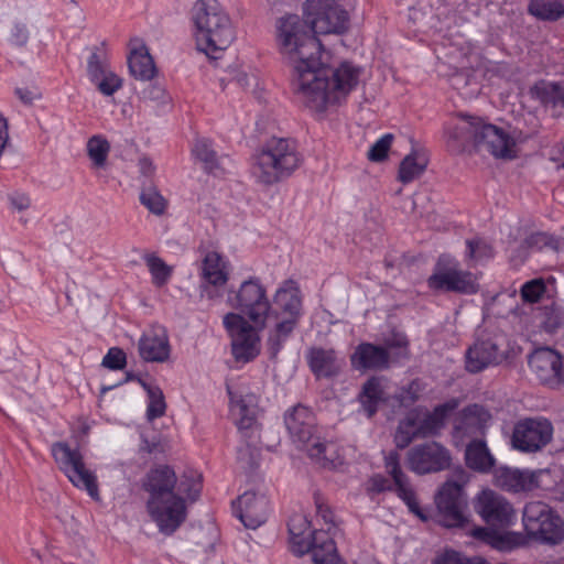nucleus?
<instances>
[{"instance_id":"54","label":"nucleus","mask_w":564,"mask_h":564,"mask_svg":"<svg viewBox=\"0 0 564 564\" xmlns=\"http://www.w3.org/2000/svg\"><path fill=\"white\" fill-rule=\"evenodd\" d=\"M140 98L144 101H152L156 104H165L167 95L165 88L158 84H149L140 91Z\"/></svg>"},{"instance_id":"50","label":"nucleus","mask_w":564,"mask_h":564,"mask_svg":"<svg viewBox=\"0 0 564 564\" xmlns=\"http://www.w3.org/2000/svg\"><path fill=\"white\" fill-rule=\"evenodd\" d=\"M178 491L186 495L191 501L198 499L202 491V481L199 475H184L178 485Z\"/></svg>"},{"instance_id":"25","label":"nucleus","mask_w":564,"mask_h":564,"mask_svg":"<svg viewBox=\"0 0 564 564\" xmlns=\"http://www.w3.org/2000/svg\"><path fill=\"white\" fill-rule=\"evenodd\" d=\"M176 485L177 477L173 468L167 465L152 468L142 481V489L148 494L147 502L180 496L175 492Z\"/></svg>"},{"instance_id":"4","label":"nucleus","mask_w":564,"mask_h":564,"mask_svg":"<svg viewBox=\"0 0 564 564\" xmlns=\"http://www.w3.org/2000/svg\"><path fill=\"white\" fill-rule=\"evenodd\" d=\"M301 163L294 140L272 137L254 155L252 173L259 183L270 186L290 177Z\"/></svg>"},{"instance_id":"16","label":"nucleus","mask_w":564,"mask_h":564,"mask_svg":"<svg viewBox=\"0 0 564 564\" xmlns=\"http://www.w3.org/2000/svg\"><path fill=\"white\" fill-rule=\"evenodd\" d=\"M553 435V426L545 419H525L513 429L512 445L521 452H536L544 447Z\"/></svg>"},{"instance_id":"64","label":"nucleus","mask_w":564,"mask_h":564,"mask_svg":"<svg viewBox=\"0 0 564 564\" xmlns=\"http://www.w3.org/2000/svg\"><path fill=\"white\" fill-rule=\"evenodd\" d=\"M317 513L323 518L326 524H330L333 522L332 512L327 507H323L322 505L317 503Z\"/></svg>"},{"instance_id":"60","label":"nucleus","mask_w":564,"mask_h":564,"mask_svg":"<svg viewBox=\"0 0 564 564\" xmlns=\"http://www.w3.org/2000/svg\"><path fill=\"white\" fill-rule=\"evenodd\" d=\"M139 171L144 177H151L154 174L155 167L152 161L143 156L139 160Z\"/></svg>"},{"instance_id":"13","label":"nucleus","mask_w":564,"mask_h":564,"mask_svg":"<svg viewBox=\"0 0 564 564\" xmlns=\"http://www.w3.org/2000/svg\"><path fill=\"white\" fill-rule=\"evenodd\" d=\"M449 451L441 443L430 441L411 447L406 453V464L417 475L438 473L451 466Z\"/></svg>"},{"instance_id":"34","label":"nucleus","mask_w":564,"mask_h":564,"mask_svg":"<svg viewBox=\"0 0 564 564\" xmlns=\"http://www.w3.org/2000/svg\"><path fill=\"white\" fill-rule=\"evenodd\" d=\"M358 400L367 416L372 417L377 413L379 404L384 401V392L380 380L376 377L368 379L362 384Z\"/></svg>"},{"instance_id":"19","label":"nucleus","mask_w":564,"mask_h":564,"mask_svg":"<svg viewBox=\"0 0 564 564\" xmlns=\"http://www.w3.org/2000/svg\"><path fill=\"white\" fill-rule=\"evenodd\" d=\"M550 476L547 469L521 470L501 466L495 470V484L510 492L531 491L545 488L544 478Z\"/></svg>"},{"instance_id":"15","label":"nucleus","mask_w":564,"mask_h":564,"mask_svg":"<svg viewBox=\"0 0 564 564\" xmlns=\"http://www.w3.org/2000/svg\"><path fill=\"white\" fill-rule=\"evenodd\" d=\"M290 535L293 553L303 555L311 553L314 564H344L339 558L335 542L327 532L317 531L312 540H297L300 533L295 531V523L290 525Z\"/></svg>"},{"instance_id":"42","label":"nucleus","mask_w":564,"mask_h":564,"mask_svg":"<svg viewBox=\"0 0 564 564\" xmlns=\"http://www.w3.org/2000/svg\"><path fill=\"white\" fill-rule=\"evenodd\" d=\"M144 260L152 275L153 284L158 288L165 285L172 275V268L155 254H148Z\"/></svg>"},{"instance_id":"26","label":"nucleus","mask_w":564,"mask_h":564,"mask_svg":"<svg viewBox=\"0 0 564 564\" xmlns=\"http://www.w3.org/2000/svg\"><path fill=\"white\" fill-rule=\"evenodd\" d=\"M505 359L503 351L492 339L477 340L466 352V369L477 373L489 366L499 365Z\"/></svg>"},{"instance_id":"18","label":"nucleus","mask_w":564,"mask_h":564,"mask_svg":"<svg viewBox=\"0 0 564 564\" xmlns=\"http://www.w3.org/2000/svg\"><path fill=\"white\" fill-rule=\"evenodd\" d=\"M476 510L482 520L495 528H507L516 520L512 505L492 490H482L476 501Z\"/></svg>"},{"instance_id":"57","label":"nucleus","mask_w":564,"mask_h":564,"mask_svg":"<svg viewBox=\"0 0 564 564\" xmlns=\"http://www.w3.org/2000/svg\"><path fill=\"white\" fill-rule=\"evenodd\" d=\"M293 522L295 523V531L300 533V535H299L297 540L302 539V540H304V541H310V540H312L313 534H314L315 532H317V531H318V530H315V531H313L312 533H310V534L307 535V538H305V536L303 535V534H304V531L302 530V528H304V527H305V528H308V525H310V524H308V522L306 521V519H305L304 517H302V516H295V517H293V518L290 520V522H289V524H288V525L290 527L291 524H293ZM323 531H324V532H326V530H323ZM328 531H330V528H327V533H329ZM328 535L330 536V534H328Z\"/></svg>"},{"instance_id":"43","label":"nucleus","mask_w":564,"mask_h":564,"mask_svg":"<svg viewBox=\"0 0 564 564\" xmlns=\"http://www.w3.org/2000/svg\"><path fill=\"white\" fill-rule=\"evenodd\" d=\"M109 151L110 144L101 135H94L87 142V154L96 167L105 166Z\"/></svg>"},{"instance_id":"2","label":"nucleus","mask_w":564,"mask_h":564,"mask_svg":"<svg viewBox=\"0 0 564 564\" xmlns=\"http://www.w3.org/2000/svg\"><path fill=\"white\" fill-rule=\"evenodd\" d=\"M446 145L454 154L475 150L500 159L516 158V142L501 128L463 113L446 128Z\"/></svg>"},{"instance_id":"56","label":"nucleus","mask_w":564,"mask_h":564,"mask_svg":"<svg viewBox=\"0 0 564 564\" xmlns=\"http://www.w3.org/2000/svg\"><path fill=\"white\" fill-rule=\"evenodd\" d=\"M29 41V30L25 24L17 23L11 31V42L17 46H24Z\"/></svg>"},{"instance_id":"41","label":"nucleus","mask_w":564,"mask_h":564,"mask_svg":"<svg viewBox=\"0 0 564 564\" xmlns=\"http://www.w3.org/2000/svg\"><path fill=\"white\" fill-rule=\"evenodd\" d=\"M140 203L153 215L162 216L167 208V200L153 186H143L140 192Z\"/></svg>"},{"instance_id":"51","label":"nucleus","mask_w":564,"mask_h":564,"mask_svg":"<svg viewBox=\"0 0 564 564\" xmlns=\"http://www.w3.org/2000/svg\"><path fill=\"white\" fill-rule=\"evenodd\" d=\"M468 258L476 261L490 259L494 256V250L484 240H467Z\"/></svg>"},{"instance_id":"59","label":"nucleus","mask_w":564,"mask_h":564,"mask_svg":"<svg viewBox=\"0 0 564 564\" xmlns=\"http://www.w3.org/2000/svg\"><path fill=\"white\" fill-rule=\"evenodd\" d=\"M369 490L379 494L386 490H391V486L387 478L381 475H375L369 480Z\"/></svg>"},{"instance_id":"61","label":"nucleus","mask_w":564,"mask_h":564,"mask_svg":"<svg viewBox=\"0 0 564 564\" xmlns=\"http://www.w3.org/2000/svg\"><path fill=\"white\" fill-rule=\"evenodd\" d=\"M15 95L25 105H31L37 95L28 88H17Z\"/></svg>"},{"instance_id":"55","label":"nucleus","mask_w":564,"mask_h":564,"mask_svg":"<svg viewBox=\"0 0 564 564\" xmlns=\"http://www.w3.org/2000/svg\"><path fill=\"white\" fill-rule=\"evenodd\" d=\"M432 564H476L475 560L467 557L460 552L454 550H445L436 555Z\"/></svg>"},{"instance_id":"23","label":"nucleus","mask_w":564,"mask_h":564,"mask_svg":"<svg viewBox=\"0 0 564 564\" xmlns=\"http://www.w3.org/2000/svg\"><path fill=\"white\" fill-rule=\"evenodd\" d=\"M202 296L209 300L220 296L219 289L225 286L229 279L227 263L223 257L215 251L208 252L202 261Z\"/></svg>"},{"instance_id":"27","label":"nucleus","mask_w":564,"mask_h":564,"mask_svg":"<svg viewBox=\"0 0 564 564\" xmlns=\"http://www.w3.org/2000/svg\"><path fill=\"white\" fill-rule=\"evenodd\" d=\"M138 348L141 358L148 362H164L171 352L169 336L163 327L143 334Z\"/></svg>"},{"instance_id":"46","label":"nucleus","mask_w":564,"mask_h":564,"mask_svg":"<svg viewBox=\"0 0 564 564\" xmlns=\"http://www.w3.org/2000/svg\"><path fill=\"white\" fill-rule=\"evenodd\" d=\"M451 85L465 97H471L476 94L477 83L474 76L466 70L456 72L451 76Z\"/></svg>"},{"instance_id":"10","label":"nucleus","mask_w":564,"mask_h":564,"mask_svg":"<svg viewBox=\"0 0 564 564\" xmlns=\"http://www.w3.org/2000/svg\"><path fill=\"white\" fill-rule=\"evenodd\" d=\"M52 455L58 468L75 487L86 490L93 499L99 500L96 476L85 467L79 449H72L67 443L57 442L52 445Z\"/></svg>"},{"instance_id":"62","label":"nucleus","mask_w":564,"mask_h":564,"mask_svg":"<svg viewBox=\"0 0 564 564\" xmlns=\"http://www.w3.org/2000/svg\"><path fill=\"white\" fill-rule=\"evenodd\" d=\"M494 534H495V532H492L491 530H489L487 528H482V527H477L471 531V535L475 539L486 541V542H489L492 539Z\"/></svg>"},{"instance_id":"38","label":"nucleus","mask_w":564,"mask_h":564,"mask_svg":"<svg viewBox=\"0 0 564 564\" xmlns=\"http://www.w3.org/2000/svg\"><path fill=\"white\" fill-rule=\"evenodd\" d=\"M106 51L100 46H94L87 58L86 72L90 82H97L98 77L111 72Z\"/></svg>"},{"instance_id":"5","label":"nucleus","mask_w":564,"mask_h":564,"mask_svg":"<svg viewBox=\"0 0 564 564\" xmlns=\"http://www.w3.org/2000/svg\"><path fill=\"white\" fill-rule=\"evenodd\" d=\"M285 426L302 449L317 465L323 468H335L339 464V455L336 445L322 441L316 434V420L313 412L304 406L296 405L284 416Z\"/></svg>"},{"instance_id":"12","label":"nucleus","mask_w":564,"mask_h":564,"mask_svg":"<svg viewBox=\"0 0 564 564\" xmlns=\"http://www.w3.org/2000/svg\"><path fill=\"white\" fill-rule=\"evenodd\" d=\"M438 522L446 528H460L467 521V499L462 485L446 481L435 497Z\"/></svg>"},{"instance_id":"39","label":"nucleus","mask_w":564,"mask_h":564,"mask_svg":"<svg viewBox=\"0 0 564 564\" xmlns=\"http://www.w3.org/2000/svg\"><path fill=\"white\" fill-rule=\"evenodd\" d=\"M529 13L543 21H556L564 17V7L558 1L532 0Z\"/></svg>"},{"instance_id":"33","label":"nucleus","mask_w":564,"mask_h":564,"mask_svg":"<svg viewBox=\"0 0 564 564\" xmlns=\"http://www.w3.org/2000/svg\"><path fill=\"white\" fill-rule=\"evenodd\" d=\"M531 94L545 107L564 109V82L541 80L531 88Z\"/></svg>"},{"instance_id":"20","label":"nucleus","mask_w":564,"mask_h":564,"mask_svg":"<svg viewBox=\"0 0 564 564\" xmlns=\"http://www.w3.org/2000/svg\"><path fill=\"white\" fill-rule=\"evenodd\" d=\"M491 414L479 404H469L457 413L453 422L452 436L457 443L479 440L486 432Z\"/></svg>"},{"instance_id":"28","label":"nucleus","mask_w":564,"mask_h":564,"mask_svg":"<svg viewBox=\"0 0 564 564\" xmlns=\"http://www.w3.org/2000/svg\"><path fill=\"white\" fill-rule=\"evenodd\" d=\"M390 355L382 346L361 343L350 356L351 367L356 370H381L389 367Z\"/></svg>"},{"instance_id":"3","label":"nucleus","mask_w":564,"mask_h":564,"mask_svg":"<svg viewBox=\"0 0 564 564\" xmlns=\"http://www.w3.org/2000/svg\"><path fill=\"white\" fill-rule=\"evenodd\" d=\"M198 48L212 58L226 50L235 39L228 14L217 0H197L192 9Z\"/></svg>"},{"instance_id":"11","label":"nucleus","mask_w":564,"mask_h":564,"mask_svg":"<svg viewBox=\"0 0 564 564\" xmlns=\"http://www.w3.org/2000/svg\"><path fill=\"white\" fill-rule=\"evenodd\" d=\"M223 323L231 338L234 358L241 362L253 360L260 352V337L256 329L260 327L232 312L224 316Z\"/></svg>"},{"instance_id":"36","label":"nucleus","mask_w":564,"mask_h":564,"mask_svg":"<svg viewBox=\"0 0 564 564\" xmlns=\"http://www.w3.org/2000/svg\"><path fill=\"white\" fill-rule=\"evenodd\" d=\"M192 152L194 156L203 163L206 172L215 175L223 172L216 151L213 149L212 142L208 139L196 140Z\"/></svg>"},{"instance_id":"9","label":"nucleus","mask_w":564,"mask_h":564,"mask_svg":"<svg viewBox=\"0 0 564 564\" xmlns=\"http://www.w3.org/2000/svg\"><path fill=\"white\" fill-rule=\"evenodd\" d=\"M522 521L527 534L536 541L558 544L564 539V523L562 519L542 501L527 503Z\"/></svg>"},{"instance_id":"7","label":"nucleus","mask_w":564,"mask_h":564,"mask_svg":"<svg viewBox=\"0 0 564 564\" xmlns=\"http://www.w3.org/2000/svg\"><path fill=\"white\" fill-rule=\"evenodd\" d=\"M227 303L238 311L237 314L248 318L260 329L265 326L271 304L267 296V290L258 278H249L240 284L237 291H230Z\"/></svg>"},{"instance_id":"30","label":"nucleus","mask_w":564,"mask_h":564,"mask_svg":"<svg viewBox=\"0 0 564 564\" xmlns=\"http://www.w3.org/2000/svg\"><path fill=\"white\" fill-rule=\"evenodd\" d=\"M466 465L478 473L487 474L495 466L496 459L484 440H471L465 449Z\"/></svg>"},{"instance_id":"17","label":"nucleus","mask_w":564,"mask_h":564,"mask_svg":"<svg viewBox=\"0 0 564 564\" xmlns=\"http://www.w3.org/2000/svg\"><path fill=\"white\" fill-rule=\"evenodd\" d=\"M536 379L550 387H558L564 382V358L549 347L535 349L528 360Z\"/></svg>"},{"instance_id":"21","label":"nucleus","mask_w":564,"mask_h":564,"mask_svg":"<svg viewBox=\"0 0 564 564\" xmlns=\"http://www.w3.org/2000/svg\"><path fill=\"white\" fill-rule=\"evenodd\" d=\"M387 473L393 479L395 492L400 499L408 506L411 513L415 514L422 521L429 520L427 512L420 507L416 499V492L408 476L403 473L400 465V455L397 452H390L384 458Z\"/></svg>"},{"instance_id":"6","label":"nucleus","mask_w":564,"mask_h":564,"mask_svg":"<svg viewBox=\"0 0 564 564\" xmlns=\"http://www.w3.org/2000/svg\"><path fill=\"white\" fill-rule=\"evenodd\" d=\"M270 312L278 322L269 333L267 345L270 357L275 358L302 316L301 291L293 280L284 281L276 290Z\"/></svg>"},{"instance_id":"52","label":"nucleus","mask_w":564,"mask_h":564,"mask_svg":"<svg viewBox=\"0 0 564 564\" xmlns=\"http://www.w3.org/2000/svg\"><path fill=\"white\" fill-rule=\"evenodd\" d=\"M545 292V285L542 280H531L525 282L521 288V296L523 301L535 303Z\"/></svg>"},{"instance_id":"47","label":"nucleus","mask_w":564,"mask_h":564,"mask_svg":"<svg viewBox=\"0 0 564 564\" xmlns=\"http://www.w3.org/2000/svg\"><path fill=\"white\" fill-rule=\"evenodd\" d=\"M525 245L536 250L549 248L554 251H560L563 248V242L560 239L546 232H534L530 235L525 239Z\"/></svg>"},{"instance_id":"37","label":"nucleus","mask_w":564,"mask_h":564,"mask_svg":"<svg viewBox=\"0 0 564 564\" xmlns=\"http://www.w3.org/2000/svg\"><path fill=\"white\" fill-rule=\"evenodd\" d=\"M415 437H421L419 416L417 414L409 413L399 422L394 434L395 446L403 449L408 447Z\"/></svg>"},{"instance_id":"29","label":"nucleus","mask_w":564,"mask_h":564,"mask_svg":"<svg viewBox=\"0 0 564 564\" xmlns=\"http://www.w3.org/2000/svg\"><path fill=\"white\" fill-rule=\"evenodd\" d=\"M307 362L317 378H334L339 375L344 359L337 356L334 349L312 347L307 352Z\"/></svg>"},{"instance_id":"63","label":"nucleus","mask_w":564,"mask_h":564,"mask_svg":"<svg viewBox=\"0 0 564 564\" xmlns=\"http://www.w3.org/2000/svg\"><path fill=\"white\" fill-rule=\"evenodd\" d=\"M235 83L241 88L246 89L250 86L251 82H254V76H250L245 72H238L234 78Z\"/></svg>"},{"instance_id":"35","label":"nucleus","mask_w":564,"mask_h":564,"mask_svg":"<svg viewBox=\"0 0 564 564\" xmlns=\"http://www.w3.org/2000/svg\"><path fill=\"white\" fill-rule=\"evenodd\" d=\"M427 163L424 153L412 150L400 163L398 180L403 184L413 182L424 173Z\"/></svg>"},{"instance_id":"32","label":"nucleus","mask_w":564,"mask_h":564,"mask_svg":"<svg viewBox=\"0 0 564 564\" xmlns=\"http://www.w3.org/2000/svg\"><path fill=\"white\" fill-rule=\"evenodd\" d=\"M128 67L131 76L139 80H151L156 73L153 58L143 44L133 46L128 56Z\"/></svg>"},{"instance_id":"1","label":"nucleus","mask_w":564,"mask_h":564,"mask_svg":"<svg viewBox=\"0 0 564 564\" xmlns=\"http://www.w3.org/2000/svg\"><path fill=\"white\" fill-rule=\"evenodd\" d=\"M307 19L288 14L278 20L276 41L292 68V89L310 109L323 111L340 104L357 86L360 70L348 62L332 68L322 62L323 45L315 34H341L348 13L335 0H307Z\"/></svg>"},{"instance_id":"44","label":"nucleus","mask_w":564,"mask_h":564,"mask_svg":"<svg viewBox=\"0 0 564 564\" xmlns=\"http://www.w3.org/2000/svg\"><path fill=\"white\" fill-rule=\"evenodd\" d=\"M389 355L395 360L408 359L410 357L409 340L402 333H391L384 338V347Z\"/></svg>"},{"instance_id":"48","label":"nucleus","mask_w":564,"mask_h":564,"mask_svg":"<svg viewBox=\"0 0 564 564\" xmlns=\"http://www.w3.org/2000/svg\"><path fill=\"white\" fill-rule=\"evenodd\" d=\"M96 89L106 97L115 95L122 88L123 79L113 70L98 77L97 82H90Z\"/></svg>"},{"instance_id":"31","label":"nucleus","mask_w":564,"mask_h":564,"mask_svg":"<svg viewBox=\"0 0 564 564\" xmlns=\"http://www.w3.org/2000/svg\"><path fill=\"white\" fill-rule=\"evenodd\" d=\"M458 406V400L452 399L443 404L434 408V410L427 413L419 425L421 430V437L434 436L445 426V422L448 415L454 412Z\"/></svg>"},{"instance_id":"49","label":"nucleus","mask_w":564,"mask_h":564,"mask_svg":"<svg viewBox=\"0 0 564 564\" xmlns=\"http://www.w3.org/2000/svg\"><path fill=\"white\" fill-rule=\"evenodd\" d=\"M394 135L387 133L377 140L369 149L367 158L371 162H382L388 158V152L392 144Z\"/></svg>"},{"instance_id":"14","label":"nucleus","mask_w":564,"mask_h":564,"mask_svg":"<svg viewBox=\"0 0 564 564\" xmlns=\"http://www.w3.org/2000/svg\"><path fill=\"white\" fill-rule=\"evenodd\" d=\"M145 508L151 520L164 535H172L187 518L186 500L182 496L145 502Z\"/></svg>"},{"instance_id":"58","label":"nucleus","mask_w":564,"mask_h":564,"mask_svg":"<svg viewBox=\"0 0 564 564\" xmlns=\"http://www.w3.org/2000/svg\"><path fill=\"white\" fill-rule=\"evenodd\" d=\"M11 206L18 212L28 209L31 205L30 197L23 193H14L9 197Z\"/></svg>"},{"instance_id":"53","label":"nucleus","mask_w":564,"mask_h":564,"mask_svg":"<svg viewBox=\"0 0 564 564\" xmlns=\"http://www.w3.org/2000/svg\"><path fill=\"white\" fill-rule=\"evenodd\" d=\"M127 357L121 348L112 347L102 359L101 365L111 370H121L126 367Z\"/></svg>"},{"instance_id":"24","label":"nucleus","mask_w":564,"mask_h":564,"mask_svg":"<svg viewBox=\"0 0 564 564\" xmlns=\"http://www.w3.org/2000/svg\"><path fill=\"white\" fill-rule=\"evenodd\" d=\"M234 512L247 529H257L268 518L269 500L264 495L246 491L232 503Z\"/></svg>"},{"instance_id":"22","label":"nucleus","mask_w":564,"mask_h":564,"mask_svg":"<svg viewBox=\"0 0 564 564\" xmlns=\"http://www.w3.org/2000/svg\"><path fill=\"white\" fill-rule=\"evenodd\" d=\"M228 393L230 395L231 412L241 437L252 438L254 434L259 433L257 394L248 392L236 395L230 390H228Z\"/></svg>"},{"instance_id":"8","label":"nucleus","mask_w":564,"mask_h":564,"mask_svg":"<svg viewBox=\"0 0 564 564\" xmlns=\"http://www.w3.org/2000/svg\"><path fill=\"white\" fill-rule=\"evenodd\" d=\"M427 284L435 291L466 295L476 294L479 291L477 276L470 271L463 270L459 263L447 254L438 257Z\"/></svg>"},{"instance_id":"45","label":"nucleus","mask_w":564,"mask_h":564,"mask_svg":"<svg viewBox=\"0 0 564 564\" xmlns=\"http://www.w3.org/2000/svg\"><path fill=\"white\" fill-rule=\"evenodd\" d=\"M258 440L259 433L254 434L252 438H243L246 444L238 448L237 459L243 464V468H254L259 452L257 446Z\"/></svg>"},{"instance_id":"40","label":"nucleus","mask_w":564,"mask_h":564,"mask_svg":"<svg viewBox=\"0 0 564 564\" xmlns=\"http://www.w3.org/2000/svg\"><path fill=\"white\" fill-rule=\"evenodd\" d=\"M142 388L147 391L149 397V404L147 409V419L149 421H153L158 417H161L165 414L166 403L164 399V394L162 390L156 386H151L143 381L142 379H138Z\"/></svg>"}]
</instances>
